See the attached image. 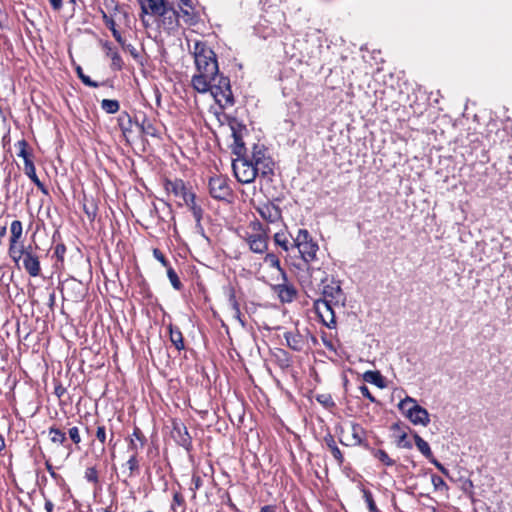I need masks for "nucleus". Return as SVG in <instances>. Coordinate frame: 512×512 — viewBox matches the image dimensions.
Segmentation results:
<instances>
[{
    "label": "nucleus",
    "instance_id": "30",
    "mask_svg": "<svg viewBox=\"0 0 512 512\" xmlns=\"http://www.w3.org/2000/svg\"><path fill=\"white\" fill-rule=\"evenodd\" d=\"M83 211L90 221H94L98 213V205L93 197L84 196Z\"/></svg>",
    "mask_w": 512,
    "mask_h": 512
},
{
    "label": "nucleus",
    "instance_id": "26",
    "mask_svg": "<svg viewBox=\"0 0 512 512\" xmlns=\"http://www.w3.org/2000/svg\"><path fill=\"white\" fill-rule=\"evenodd\" d=\"M186 196L187 197L183 202L192 212L194 220H198V218H203L204 210L202 209L201 205L196 202L195 193H191L190 195Z\"/></svg>",
    "mask_w": 512,
    "mask_h": 512
},
{
    "label": "nucleus",
    "instance_id": "20",
    "mask_svg": "<svg viewBox=\"0 0 512 512\" xmlns=\"http://www.w3.org/2000/svg\"><path fill=\"white\" fill-rule=\"evenodd\" d=\"M260 216L269 223H274L281 218V210L278 206L268 203L257 208Z\"/></svg>",
    "mask_w": 512,
    "mask_h": 512
},
{
    "label": "nucleus",
    "instance_id": "23",
    "mask_svg": "<svg viewBox=\"0 0 512 512\" xmlns=\"http://www.w3.org/2000/svg\"><path fill=\"white\" fill-rule=\"evenodd\" d=\"M254 168L256 170V177L260 175L263 178L271 180V177L274 175V162L271 157L254 163Z\"/></svg>",
    "mask_w": 512,
    "mask_h": 512
},
{
    "label": "nucleus",
    "instance_id": "38",
    "mask_svg": "<svg viewBox=\"0 0 512 512\" xmlns=\"http://www.w3.org/2000/svg\"><path fill=\"white\" fill-rule=\"evenodd\" d=\"M269 156L266 155V148L264 145L254 144L252 148V154L251 157H249V160L254 165V163H258L259 161L268 158Z\"/></svg>",
    "mask_w": 512,
    "mask_h": 512
},
{
    "label": "nucleus",
    "instance_id": "35",
    "mask_svg": "<svg viewBox=\"0 0 512 512\" xmlns=\"http://www.w3.org/2000/svg\"><path fill=\"white\" fill-rule=\"evenodd\" d=\"M273 239L275 244L281 247L286 252H288L290 249L295 248V246H292V242L289 241L285 232L275 233Z\"/></svg>",
    "mask_w": 512,
    "mask_h": 512
},
{
    "label": "nucleus",
    "instance_id": "6",
    "mask_svg": "<svg viewBox=\"0 0 512 512\" xmlns=\"http://www.w3.org/2000/svg\"><path fill=\"white\" fill-rule=\"evenodd\" d=\"M308 265L296 266L299 270L298 279L303 287L313 286L314 284L321 286L328 281V274L317 262H309Z\"/></svg>",
    "mask_w": 512,
    "mask_h": 512
},
{
    "label": "nucleus",
    "instance_id": "60",
    "mask_svg": "<svg viewBox=\"0 0 512 512\" xmlns=\"http://www.w3.org/2000/svg\"><path fill=\"white\" fill-rule=\"evenodd\" d=\"M429 462L432 463L442 474L449 476V471L434 456L429 459Z\"/></svg>",
    "mask_w": 512,
    "mask_h": 512
},
{
    "label": "nucleus",
    "instance_id": "14",
    "mask_svg": "<svg viewBox=\"0 0 512 512\" xmlns=\"http://www.w3.org/2000/svg\"><path fill=\"white\" fill-rule=\"evenodd\" d=\"M282 281V283L274 285L273 290L275 293H277L282 303H290L295 299L297 290L292 284H289L288 281Z\"/></svg>",
    "mask_w": 512,
    "mask_h": 512
},
{
    "label": "nucleus",
    "instance_id": "18",
    "mask_svg": "<svg viewBox=\"0 0 512 512\" xmlns=\"http://www.w3.org/2000/svg\"><path fill=\"white\" fill-rule=\"evenodd\" d=\"M10 232H11V237H10L8 253H9V256H14V254L16 253V250L20 248V245H18V242L23 233L22 222L19 220H14L11 223Z\"/></svg>",
    "mask_w": 512,
    "mask_h": 512
},
{
    "label": "nucleus",
    "instance_id": "57",
    "mask_svg": "<svg viewBox=\"0 0 512 512\" xmlns=\"http://www.w3.org/2000/svg\"><path fill=\"white\" fill-rule=\"evenodd\" d=\"M132 436L137 440L139 441L140 443V447L142 448L145 443L147 442V439L145 437V435L142 433L141 429L139 427H135L133 429V433H132Z\"/></svg>",
    "mask_w": 512,
    "mask_h": 512
},
{
    "label": "nucleus",
    "instance_id": "49",
    "mask_svg": "<svg viewBox=\"0 0 512 512\" xmlns=\"http://www.w3.org/2000/svg\"><path fill=\"white\" fill-rule=\"evenodd\" d=\"M316 400L322 404L325 408H332L335 406V402L330 394H319L316 396Z\"/></svg>",
    "mask_w": 512,
    "mask_h": 512
},
{
    "label": "nucleus",
    "instance_id": "5",
    "mask_svg": "<svg viewBox=\"0 0 512 512\" xmlns=\"http://www.w3.org/2000/svg\"><path fill=\"white\" fill-rule=\"evenodd\" d=\"M209 86L208 91L211 92L218 104L223 106L234 105V97L228 77H225L218 72L213 75V80H211Z\"/></svg>",
    "mask_w": 512,
    "mask_h": 512
},
{
    "label": "nucleus",
    "instance_id": "51",
    "mask_svg": "<svg viewBox=\"0 0 512 512\" xmlns=\"http://www.w3.org/2000/svg\"><path fill=\"white\" fill-rule=\"evenodd\" d=\"M122 48L129 52V54L139 63H142L141 59V55L139 53V51L132 45V44H124L122 45Z\"/></svg>",
    "mask_w": 512,
    "mask_h": 512
},
{
    "label": "nucleus",
    "instance_id": "37",
    "mask_svg": "<svg viewBox=\"0 0 512 512\" xmlns=\"http://www.w3.org/2000/svg\"><path fill=\"white\" fill-rule=\"evenodd\" d=\"M148 6L151 10V13L153 15H162L165 14L167 11L165 7L169 5L170 3L166 0H147Z\"/></svg>",
    "mask_w": 512,
    "mask_h": 512
},
{
    "label": "nucleus",
    "instance_id": "45",
    "mask_svg": "<svg viewBox=\"0 0 512 512\" xmlns=\"http://www.w3.org/2000/svg\"><path fill=\"white\" fill-rule=\"evenodd\" d=\"M167 276H168L170 283L174 289L180 290L182 288L183 285H182L176 271L171 266H169L167 268Z\"/></svg>",
    "mask_w": 512,
    "mask_h": 512
},
{
    "label": "nucleus",
    "instance_id": "4",
    "mask_svg": "<svg viewBox=\"0 0 512 512\" xmlns=\"http://www.w3.org/2000/svg\"><path fill=\"white\" fill-rule=\"evenodd\" d=\"M398 409L408 418L414 425L427 426L430 422L428 411L417 404L412 397L406 396L398 403Z\"/></svg>",
    "mask_w": 512,
    "mask_h": 512
},
{
    "label": "nucleus",
    "instance_id": "46",
    "mask_svg": "<svg viewBox=\"0 0 512 512\" xmlns=\"http://www.w3.org/2000/svg\"><path fill=\"white\" fill-rule=\"evenodd\" d=\"M76 72L82 83L86 86L97 88L99 87V83L93 81L89 76L85 75L81 66L76 67Z\"/></svg>",
    "mask_w": 512,
    "mask_h": 512
},
{
    "label": "nucleus",
    "instance_id": "24",
    "mask_svg": "<svg viewBox=\"0 0 512 512\" xmlns=\"http://www.w3.org/2000/svg\"><path fill=\"white\" fill-rule=\"evenodd\" d=\"M324 442H325L326 446L328 447V449L330 450V452H331L333 458L335 459V461L337 462V464L339 466H342L345 461L344 455H343L342 451L339 449V447L337 446L334 436L332 434L328 433L324 437Z\"/></svg>",
    "mask_w": 512,
    "mask_h": 512
},
{
    "label": "nucleus",
    "instance_id": "39",
    "mask_svg": "<svg viewBox=\"0 0 512 512\" xmlns=\"http://www.w3.org/2000/svg\"><path fill=\"white\" fill-rule=\"evenodd\" d=\"M223 293L227 297L231 308H236V306L239 305V302L236 299L235 288L231 283L223 286Z\"/></svg>",
    "mask_w": 512,
    "mask_h": 512
},
{
    "label": "nucleus",
    "instance_id": "15",
    "mask_svg": "<svg viewBox=\"0 0 512 512\" xmlns=\"http://www.w3.org/2000/svg\"><path fill=\"white\" fill-rule=\"evenodd\" d=\"M244 129V126L241 124H237V127L231 126L232 137L234 143L232 145V153L238 157H245L247 149L245 147V143L242 139L241 130Z\"/></svg>",
    "mask_w": 512,
    "mask_h": 512
},
{
    "label": "nucleus",
    "instance_id": "48",
    "mask_svg": "<svg viewBox=\"0 0 512 512\" xmlns=\"http://www.w3.org/2000/svg\"><path fill=\"white\" fill-rule=\"evenodd\" d=\"M84 477L90 483L97 484L99 482V476L96 467L86 468Z\"/></svg>",
    "mask_w": 512,
    "mask_h": 512
},
{
    "label": "nucleus",
    "instance_id": "41",
    "mask_svg": "<svg viewBox=\"0 0 512 512\" xmlns=\"http://www.w3.org/2000/svg\"><path fill=\"white\" fill-rule=\"evenodd\" d=\"M128 469H129V477H132L136 474L139 473V468H140V465H139V461H138V458H137V453H133L129 459L127 460L126 464H125Z\"/></svg>",
    "mask_w": 512,
    "mask_h": 512
},
{
    "label": "nucleus",
    "instance_id": "11",
    "mask_svg": "<svg viewBox=\"0 0 512 512\" xmlns=\"http://www.w3.org/2000/svg\"><path fill=\"white\" fill-rule=\"evenodd\" d=\"M171 435L175 442L186 451H190L192 449V437L183 423L174 422Z\"/></svg>",
    "mask_w": 512,
    "mask_h": 512
},
{
    "label": "nucleus",
    "instance_id": "53",
    "mask_svg": "<svg viewBox=\"0 0 512 512\" xmlns=\"http://www.w3.org/2000/svg\"><path fill=\"white\" fill-rule=\"evenodd\" d=\"M249 227L253 233H268L269 231V229L265 228L259 220L251 221Z\"/></svg>",
    "mask_w": 512,
    "mask_h": 512
},
{
    "label": "nucleus",
    "instance_id": "34",
    "mask_svg": "<svg viewBox=\"0 0 512 512\" xmlns=\"http://www.w3.org/2000/svg\"><path fill=\"white\" fill-rule=\"evenodd\" d=\"M105 47L108 49L107 55L111 58V68L115 71H119L123 68L124 62L122 57L117 51L112 50L108 43L105 44Z\"/></svg>",
    "mask_w": 512,
    "mask_h": 512
},
{
    "label": "nucleus",
    "instance_id": "42",
    "mask_svg": "<svg viewBox=\"0 0 512 512\" xmlns=\"http://www.w3.org/2000/svg\"><path fill=\"white\" fill-rule=\"evenodd\" d=\"M16 146L19 148V152L17 153V156L23 158L24 165L26 164V160H32V155L27 150L28 143L26 140L22 139V140L18 141Z\"/></svg>",
    "mask_w": 512,
    "mask_h": 512
},
{
    "label": "nucleus",
    "instance_id": "64",
    "mask_svg": "<svg viewBox=\"0 0 512 512\" xmlns=\"http://www.w3.org/2000/svg\"><path fill=\"white\" fill-rule=\"evenodd\" d=\"M111 32H112V35H113V37L115 38V40H116V41H117L121 46L125 44L124 39L122 38V36H121L120 32H119L116 28L112 29V30H111Z\"/></svg>",
    "mask_w": 512,
    "mask_h": 512
},
{
    "label": "nucleus",
    "instance_id": "7",
    "mask_svg": "<svg viewBox=\"0 0 512 512\" xmlns=\"http://www.w3.org/2000/svg\"><path fill=\"white\" fill-rule=\"evenodd\" d=\"M235 178L242 184L252 183L256 178V170L249 157H238L232 162Z\"/></svg>",
    "mask_w": 512,
    "mask_h": 512
},
{
    "label": "nucleus",
    "instance_id": "55",
    "mask_svg": "<svg viewBox=\"0 0 512 512\" xmlns=\"http://www.w3.org/2000/svg\"><path fill=\"white\" fill-rule=\"evenodd\" d=\"M66 253V246L63 243H59L55 246L54 249V256L57 258L58 261L64 260V255Z\"/></svg>",
    "mask_w": 512,
    "mask_h": 512
},
{
    "label": "nucleus",
    "instance_id": "40",
    "mask_svg": "<svg viewBox=\"0 0 512 512\" xmlns=\"http://www.w3.org/2000/svg\"><path fill=\"white\" fill-rule=\"evenodd\" d=\"M101 108L108 114H115L120 109L118 100L114 99H103L101 102Z\"/></svg>",
    "mask_w": 512,
    "mask_h": 512
},
{
    "label": "nucleus",
    "instance_id": "19",
    "mask_svg": "<svg viewBox=\"0 0 512 512\" xmlns=\"http://www.w3.org/2000/svg\"><path fill=\"white\" fill-rule=\"evenodd\" d=\"M165 9L167 10L165 11L166 13L159 15L160 17H162L163 26L167 30L177 29L179 26L180 14L171 4L167 5Z\"/></svg>",
    "mask_w": 512,
    "mask_h": 512
},
{
    "label": "nucleus",
    "instance_id": "56",
    "mask_svg": "<svg viewBox=\"0 0 512 512\" xmlns=\"http://www.w3.org/2000/svg\"><path fill=\"white\" fill-rule=\"evenodd\" d=\"M397 446L400 447V448H406V449H411L412 448V443H411L410 440L407 439V434L406 433H402L398 437Z\"/></svg>",
    "mask_w": 512,
    "mask_h": 512
},
{
    "label": "nucleus",
    "instance_id": "22",
    "mask_svg": "<svg viewBox=\"0 0 512 512\" xmlns=\"http://www.w3.org/2000/svg\"><path fill=\"white\" fill-rule=\"evenodd\" d=\"M287 346L293 351L300 352L305 346V340L298 331H287L284 333Z\"/></svg>",
    "mask_w": 512,
    "mask_h": 512
},
{
    "label": "nucleus",
    "instance_id": "21",
    "mask_svg": "<svg viewBox=\"0 0 512 512\" xmlns=\"http://www.w3.org/2000/svg\"><path fill=\"white\" fill-rule=\"evenodd\" d=\"M135 126L140 130L142 134L158 137L159 132L155 125L146 117L145 114H142L141 117L135 116Z\"/></svg>",
    "mask_w": 512,
    "mask_h": 512
},
{
    "label": "nucleus",
    "instance_id": "63",
    "mask_svg": "<svg viewBox=\"0 0 512 512\" xmlns=\"http://www.w3.org/2000/svg\"><path fill=\"white\" fill-rule=\"evenodd\" d=\"M45 467L53 479L58 480L59 478H61V476L54 471V468L50 461L45 462Z\"/></svg>",
    "mask_w": 512,
    "mask_h": 512
},
{
    "label": "nucleus",
    "instance_id": "32",
    "mask_svg": "<svg viewBox=\"0 0 512 512\" xmlns=\"http://www.w3.org/2000/svg\"><path fill=\"white\" fill-rule=\"evenodd\" d=\"M264 262L268 264L270 267L276 268L279 271L282 280L287 282V274L285 270L281 267L280 260L276 254L267 253L264 257Z\"/></svg>",
    "mask_w": 512,
    "mask_h": 512
},
{
    "label": "nucleus",
    "instance_id": "59",
    "mask_svg": "<svg viewBox=\"0 0 512 512\" xmlns=\"http://www.w3.org/2000/svg\"><path fill=\"white\" fill-rule=\"evenodd\" d=\"M359 390H360L361 394L363 395V397L367 398L370 402H372V403L377 402L376 398L370 393V391L366 385H361L359 387Z\"/></svg>",
    "mask_w": 512,
    "mask_h": 512
},
{
    "label": "nucleus",
    "instance_id": "58",
    "mask_svg": "<svg viewBox=\"0 0 512 512\" xmlns=\"http://www.w3.org/2000/svg\"><path fill=\"white\" fill-rule=\"evenodd\" d=\"M153 256L157 259L164 267L170 266L169 261L165 258L164 254L157 248L153 250Z\"/></svg>",
    "mask_w": 512,
    "mask_h": 512
},
{
    "label": "nucleus",
    "instance_id": "25",
    "mask_svg": "<svg viewBox=\"0 0 512 512\" xmlns=\"http://www.w3.org/2000/svg\"><path fill=\"white\" fill-rule=\"evenodd\" d=\"M272 357L275 361V363L282 369H288L292 364V359L290 354L282 349V348H276L273 353Z\"/></svg>",
    "mask_w": 512,
    "mask_h": 512
},
{
    "label": "nucleus",
    "instance_id": "3",
    "mask_svg": "<svg viewBox=\"0 0 512 512\" xmlns=\"http://www.w3.org/2000/svg\"><path fill=\"white\" fill-rule=\"evenodd\" d=\"M37 247H32V245L24 246L20 245V248L16 250L14 256H10L13 261L18 264L19 261H22L23 269L29 274L31 277H38L41 274V265L39 256L36 254Z\"/></svg>",
    "mask_w": 512,
    "mask_h": 512
},
{
    "label": "nucleus",
    "instance_id": "10",
    "mask_svg": "<svg viewBox=\"0 0 512 512\" xmlns=\"http://www.w3.org/2000/svg\"><path fill=\"white\" fill-rule=\"evenodd\" d=\"M334 306V303H330L321 298L314 301V310L316 314L323 324L329 328H332L336 324Z\"/></svg>",
    "mask_w": 512,
    "mask_h": 512
},
{
    "label": "nucleus",
    "instance_id": "33",
    "mask_svg": "<svg viewBox=\"0 0 512 512\" xmlns=\"http://www.w3.org/2000/svg\"><path fill=\"white\" fill-rule=\"evenodd\" d=\"M413 438L415 441V445L418 450L426 457L428 460L431 459L434 455L431 451V448L427 441H425L422 437H420L417 433L413 434Z\"/></svg>",
    "mask_w": 512,
    "mask_h": 512
},
{
    "label": "nucleus",
    "instance_id": "36",
    "mask_svg": "<svg viewBox=\"0 0 512 512\" xmlns=\"http://www.w3.org/2000/svg\"><path fill=\"white\" fill-rule=\"evenodd\" d=\"M376 459L382 462L385 466L391 467L395 465V461L389 457L386 451L382 449H374L370 447L368 450Z\"/></svg>",
    "mask_w": 512,
    "mask_h": 512
},
{
    "label": "nucleus",
    "instance_id": "47",
    "mask_svg": "<svg viewBox=\"0 0 512 512\" xmlns=\"http://www.w3.org/2000/svg\"><path fill=\"white\" fill-rule=\"evenodd\" d=\"M24 171L32 182L38 179V176L36 174V168L32 160H26V164L24 165Z\"/></svg>",
    "mask_w": 512,
    "mask_h": 512
},
{
    "label": "nucleus",
    "instance_id": "29",
    "mask_svg": "<svg viewBox=\"0 0 512 512\" xmlns=\"http://www.w3.org/2000/svg\"><path fill=\"white\" fill-rule=\"evenodd\" d=\"M168 330H169L170 341L172 342V344L175 346V348L178 351L183 350L185 348V345H184L183 335H182V332L180 331V329L178 327L170 324L168 326Z\"/></svg>",
    "mask_w": 512,
    "mask_h": 512
},
{
    "label": "nucleus",
    "instance_id": "62",
    "mask_svg": "<svg viewBox=\"0 0 512 512\" xmlns=\"http://www.w3.org/2000/svg\"><path fill=\"white\" fill-rule=\"evenodd\" d=\"M234 312V318L241 324L242 327L246 326V322L242 318V314L240 311V305L236 306V308H232Z\"/></svg>",
    "mask_w": 512,
    "mask_h": 512
},
{
    "label": "nucleus",
    "instance_id": "52",
    "mask_svg": "<svg viewBox=\"0 0 512 512\" xmlns=\"http://www.w3.org/2000/svg\"><path fill=\"white\" fill-rule=\"evenodd\" d=\"M68 435H69V438L71 439V441L75 445H78L81 443L82 439H81L78 427L74 426V427L69 428Z\"/></svg>",
    "mask_w": 512,
    "mask_h": 512
},
{
    "label": "nucleus",
    "instance_id": "44",
    "mask_svg": "<svg viewBox=\"0 0 512 512\" xmlns=\"http://www.w3.org/2000/svg\"><path fill=\"white\" fill-rule=\"evenodd\" d=\"M95 437L101 445H105L107 442L108 434L104 424L97 423Z\"/></svg>",
    "mask_w": 512,
    "mask_h": 512
},
{
    "label": "nucleus",
    "instance_id": "50",
    "mask_svg": "<svg viewBox=\"0 0 512 512\" xmlns=\"http://www.w3.org/2000/svg\"><path fill=\"white\" fill-rule=\"evenodd\" d=\"M431 482L435 490H448V485L446 484V482L436 474H433L431 476Z\"/></svg>",
    "mask_w": 512,
    "mask_h": 512
},
{
    "label": "nucleus",
    "instance_id": "17",
    "mask_svg": "<svg viewBox=\"0 0 512 512\" xmlns=\"http://www.w3.org/2000/svg\"><path fill=\"white\" fill-rule=\"evenodd\" d=\"M351 428L353 442L347 444L340 440V443L345 446H362L364 449L369 450L371 446L365 439V429L358 423H352Z\"/></svg>",
    "mask_w": 512,
    "mask_h": 512
},
{
    "label": "nucleus",
    "instance_id": "54",
    "mask_svg": "<svg viewBox=\"0 0 512 512\" xmlns=\"http://www.w3.org/2000/svg\"><path fill=\"white\" fill-rule=\"evenodd\" d=\"M203 485V480L199 475L192 476V487L190 488L193 491L192 498L196 497V491L200 489Z\"/></svg>",
    "mask_w": 512,
    "mask_h": 512
},
{
    "label": "nucleus",
    "instance_id": "28",
    "mask_svg": "<svg viewBox=\"0 0 512 512\" xmlns=\"http://www.w3.org/2000/svg\"><path fill=\"white\" fill-rule=\"evenodd\" d=\"M48 436L52 443L66 446V433L56 425L49 427Z\"/></svg>",
    "mask_w": 512,
    "mask_h": 512
},
{
    "label": "nucleus",
    "instance_id": "8",
    "mask_svg": "<svg viewBox=\"0 0 512 512\" xmlns=\"http://www.w3.org/2000/svg\"><path fill=\"white\" fill-rule=\"evenodd\" d=\"M228 178L217 175L209 179V193L212 198L229 202L233 196V190L229 185Z\"/></svg>",
    "mask_w": 512,
    "mask_h": 512
},
{
    "label": "nucleus",
    "instance_id": "61",
    "mask_svg": "<svg viewBox=\"0 0 512 512\" xmlns=\"http://www.w3.org/2000/svg\"><path fill=\"white\" fill-rule=\"evenodd\" d=\"M102 18H103L104 23L106 24V26L109 28L110 31L112 29L116 28V24H115V21L113 20V18L109 17L104 11H102Z\"/></svg>",
    "mask_w": 512,
    "mask_h": 512
},
{
    "label": "nucleus",
    "instance_id": "1",
    "mask_svg": "<svg viewBox=\"0 0 512 512\" xmlns=\"http://www.w3.org/2000/svg\"><path fill=\"white\" fill-rule=\"evenodd\" d=\"M194 60L197 74L192 77L193 88L199 93H206L209 90V83L213 75L219 72L215 52L204 42H196L194 45Z\"/></svg>",
    "mask_w": 512,
    "mask_h": 512
},
{
    "label": "nucleus",
    "instance_id": "12",
    "mask_svg": "<svg viewBox=\"0 0 512 512\" xmlns=\"http://www.w3.org/2000/svg\"><path fill=\"white\" fill-rule=\"evenodd\" d=\"M245 240L251 252L256 254H263L268 249V233H250L247 234Z\"/></svg>",
    "mask_w": 512,
    "mask_h": 512
},
{
    "label": "nucleus",
    "instance_id": "27",
    "mask_svg": "<svg viewBox=\"0 0 512 512\" xmlns=\"http://www.w3.org/2000/svg\"><path fill=\"white\" fill-rule=\"evenodd\" d=\"M118 125L123 135L127 137L135 125V118L133 119L127 112H122L118 116Z\"/></svg>",
    "mask_w": 512,
    "mask_h": 512
},
{
    "label": "nucleus",
    "instance_id": "2",
    "mask_svg": "<svg viewBox=\"0 0 512 512\" xmlns=\"http://www.w3.org/2000/svg\"><path fill=\"white\" fill-rule=\"evenodd\" d=\"M292 246L298 249L302 262L297 266L308 265L309 262H318L317 252L319 246L306 229H299L293 238Z\"/></svg>",
    "mask_w": 512,
    "mask_h": 512
},
{
    "label": "nucleus",
    "instance_id": "13",
    "mask_svg": "<svg viewBox=\"0 0 512 512\" xmlns=\"http://www.w3.org/2000/svg\"><path fill=\"white\" fill-rule=\"evenodd\" d=\"M178 8V13L186 24L192 26L199 22V15L195 11L192 0H179Z\"/></svg>",
    "mask_w": 512,
    "mask_h": 512
},
{
    "label": "nucleus",
    "instance_id": "16",
    "mask_svg": "<svg viewBox=\"0 0 512 512\" xmlns=\"http://www.w3.org/2000/svg\"><path fill=\"white\" fill-rule=\"evenodd\" d=\"M165 189L183 201L186 199V195L193 193L181 179L167 180L165 182Z\"/></svg>",
    "mask_w": 512,
    "mask_h": 512
},
{
    "label": "nucleus",
    "instance_id": "9",
    "mask_svg": "<svg viewBox=\"0 0 512 512\" xmlns=\"http://www.w3.org/2000/svg\"><path fill=\"white\" fill-rule=\"evenodd\" d=\"M322 286L323 300L334 303V305L344 306L346 296L341 288L340 281L332 279L330 283H325Z\"/></svg>",
    "mask_w": 512,
    "mask_h": 512
},
{
    "label": "nucleus",
    "instance_id": "43",
    "mask_svg": "<svg viewBox=\"0 0 512 512\" xmlns=\"http://www.w3.org/2000/svg\"><path fill=\"white\" fill-rule=\"evenodd\" d=\"M363 493V499L367 504L369 512H380V510L377 508L376 503L373 499V495L370 490L366 488H362Z\"/></svg>",
    "mask_w": 512,
    "mask_h": 512
},
{
    "label": "nucleus",
    "instance_id": "31",
    "mask_svg": "<svg viewBox=\"0 0 512 512\" xmlns=\"http://www.w3.org/2000/svg\"><path fill=\"white\" fill-rule=\"evenodd\" d=\"M363 380L376 385L378 388H384L386 386L384 378L379 371H366L363 374Z\"/></svg>",
    "mask_w": 512,
    "mask_h": 512
}]
</instances>
